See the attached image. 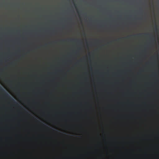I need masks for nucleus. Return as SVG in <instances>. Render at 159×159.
I'll return each instance as SVG.
<instances>
[{
	"label": "nucleus",
	"mask_w": 159,
	"mask_h": 159,
	"mask_svg": "<svg viewBox=\"0 0 159 159\" xmlns=\"http://www.w3.org/2000/svg\"><path fill=\"white\" fill-rule=\"evenodd\" d=\"M0 89L1 91L4 92V95H5L6 97L11 99V100L13 101L14 103H17L15 101H14V100L13 99H12V98H11V97L10 96V95H9L6 92H5V91L3 89H2V87H1V86H0Z\"/></svg>",
	"instance_id": "obj_1"
},
{
	"label": "nucleus",
	"mask_w": 159,
	"mask_h": 159,
	"mask_svg": "<svg viewBox=\"0 0 159 159\" xmlns=\"http://www.w3.org/2000/svg\"><path fill=\"white\" fill-rule=\"evenodd\" d=\"M142 34L141 33H139V34H136L132 35L131 36H128L127 37H126V38L129 39L130 37V36H132L133 37H140L142 36Z\"/></svg>",
	"instance_id": "obj_2"
},
{
	"label": "nucleus",
	"mask_w": 159,
	"mask_h": 159,
	"mask_svg": "<svg viewBox=\"0 0 159 159\" xmlns=\"http://www.w3.org/2000/svg\"><path fill=\"white\" fill-rule=\"evenodd\" d=\"M155 31L156 33H157L158 31V30L157 28V25H155Z\"/></svg>",
	"instance_id": "obj_3"
},
{
	"label": "nucleus",
	"mask_w": 159,
	"mask_h": 159,
	"mask_svg": "<svg viewBox=\"0 0 159 159\" xmlns=\"http://www.w3.org/2000/svg\"><path fill=\"white\" fill-rule=\"evenodd\" d=\"M77 41V40L76 39H70V42H73V41Z\"/></svg>",
	"instance_id": "obj_4"
},
{
	"label": "nucleus",
	"mask_w": 159,
	"mask_h": 159,
	"mask_svg": "<svg viewBox=\"0 0 159 159\" xmlns=\"http://www.w3.org/2000/svg\"><path fill=\"white\" fill-rule=\"evenodd\" d=\"M137 19L138 20H140V18H138Z\"/></svg>",
	"instance_id": "obj_5"
},
{
	"label": "nucleus",
	"mask_w": 159,
	"mask_h": 159,
	"mask_svg": "<svg viewBox=\"0 0 159 159\" xmlns=\"http://www.w3.org/2000/svg\"><path fill=\"white\" fill-rule=\"evenodd\" d=\"M147 12H148V11H147Z\"/></svg>",
	"instance_id": "obj_6"
},
{
	"label": "nucleus",
	"mask_w": 159,
	"mask_h": 159,
	"mask_svg": "<svg viewBox=\"0 0 159 159\" xmlns=\"http://www.w3.org/2000/svg\"><path fill=\"white\" fill-rule=\"evenodd\" d=\"M149 10H150V9H149Z\"/></svg>",
	"instance_id": "obj_7"
},
{
	"label": "nucleus",
	"mask_w": 159,
	"mask_h": 159,
	"mask_svg": "<svg viewBox=\"0 0 159 159\" xmlns=\"http://www.w3.org/2000/svg\"><path fill=\"white\" fill-rule=\"evenodd\" d=\"M2 71V69H1V70H0V71Z\"/></svg>",
	"instance_id": "obj_8"
},
{
	"label": "nucleus",
	"mask_w": 159,
	"mask_h": 159,
	"mask_svg": "<svg viewBox=\"0 0 159 159\" xmlns=\"http://www.w3.org/2000/svg\"><path fill=\"white\" fill-rule=\"evenodd\" d=\"M150 36V34H149Z\"/></svg>",
	"instance_id": "obj_9"
},
{
	"label": "nucleus",
	"mask_w": 159,
	"mask_h": 159,
	"mask_svg": "<svg viewBox=\"0 0 159 159\" xmlns=\"http://www.w3.org/2000/svg\"><path fill=\"white\" fill-rule=\"evenodd\" d=\"M65 41V40H63V41Z\"/></svg>",
	"instance_id": "obj_10"
},
{
	"label": "nucleus",
	"mask_w": 159,
	"mask_h": 159,
	"mask_svg": "<svg viewBox=\"0 0 159 159\" xmlns=\"http://www.w3.org/2000/svg\"><path fill=\"white\" fill-rule=\"evenodd\" d=\"M149 84H150V83Z\"/></svg>",
	"instance_id": "obj_11"
}]
</instances>
